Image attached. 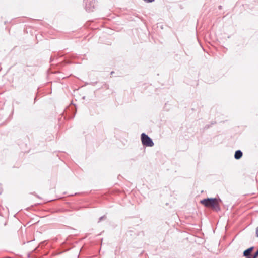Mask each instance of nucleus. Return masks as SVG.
<instances>
[{
	"label": "nucleus",
	"mask_w": 258,
	"mask_h": 258,
	"mask_svg": "<svg viewBox=\"0 0 258 258\" xmlns=\"http://www.w3.org/2000/svg\"><path fill=\"white\" fill-rule=\"evenodd\" d=\"M220 200L216 198H208L201 201V203L205 206L211 208L213 210L218 211L220 210Z\"/></svg>",
	"instance_id": "nucleus-1"
},
{
	"label": "nucleus",
	"mask_w": 258,
	"mask_h": 258,
	"mask_svg": "<svg viewBox=\"0 0 258 258\" xmlns=\"http://www.w3.org/2000/svg\"><path fill=\"white\" fill-rule=\"evenodd\" d=\"M141 140L143 145L147 147H152L154 146V143L152 139L145 133L141 135Z\"/></svg>",
	"instance_id": "nucleus-2"
},
{
	"label": "nucleus",
	"mask_w": 258,
	"mask_h": 258,
	"mask_svg": "<svg viewBox=\"0 0 258 258\" xmlns=\"http://www.w3.org/2000/svg\"><path fill=\"white\" fill-rule=\"evenodd\" d=\"M85 3L86 4V8L88 11H91L92 8H93L94 2L93 0H85Z\"/></svg>",
	"instance_id": "nucleus-3"
},
{
	"label": "nucleus",
	"mask_w": 258,
	"mask_h": 258,
	"mask_svg": "<svg viewBox=\"0 0 258 258\" xmlns=\"http://www.w3.org/2000/svg\"><path fill=\"white\" fill-rule=\"evenodd\" d=\"M253 249V247H251L245 250L243 252V255L246 257L250 255V253L252 252Z\"/></svg>",
	"instance_id": "nucleus-4"
},
{
	"label": "nucleus",
	"mask_w": 258,
	"mask_h": 258,
	"mask_svg": "<svg viewBox=\"0 0 258 258\" xmlns=\"http://www.w3.org/2000/svg\"><path fill=\"white\" fill-rule=\"evenodd\" d=\"M242 156V152L240 150H237L235 152L234 157L236 159H240Z\"/></svg>",
	"instance_id": "nucleus-5"
},
{
	"label": "nucleus",
	"mask_w": 258,
	"mask_h": 258,
	"mask_svg": "<svg viewBox=\"0 0 258 258\" xmlns=\"http://www.w3.org/2000/svg\"><path fill=\"white\" fill-rule=\"evenodd\" d=\"M258 256V249L257 251L255 253L252 258H257Z\"/></svg>",
	"instance_id": "nucleus-6"
},
{
	"label": "nucleus",
	"mask_w": 258,
	"mask_h": 258,
	"mask_svg": "<svg viewBox=\"0 0 258 258\" xmlns=\"http://www.w3.org/2000/svg\"><path fill=\"white\" fill-rule=\"evenodd\" d=\"M255 233H256V236L257 237H258V227L256 228V231H255Z\"/></svg>",
	"instance_id": "nucleus-7"
},
{
	"label": "nucleus",
	"mask_w": 258,
	"mask_h": 258,
	"mask_svg": "<svg viewBox=\"0 0 258 258\" xmlns=\"http://www.w3.org/2000/svg\"><path fill=\"white\" fill-rule=\"evenodd\" d=\"M144 1H145V2H152L154 0H144Z\"/></svg>",
	"instance_id": "nucleus-8"
},
{
	"label": "nucleus",
	"mask_w": 258,
	"mask_h": 258,
	"mask_svg": "<svg viewBox=\"0 0 258 258\" xmlns=\"http://www.w3.org/2000/svg\"><path fill=\"white\" fill-rule=\"evenodd\" d=\"M103 218V217H101L100 218V220H101V219H102Z\"/></svg>",
	"instance_id": "nucleus-9"
},
{
	"label": "nucleus",
	"mask_w": 258,
	"mask_h": 258,
	"mask_svg": "<svg viewBox=\"0 0 258 258\" xmlns=\"http://www.w3.org/2000/svg\"><path fill=\"white\" fill-rule=\"evenodd\" d=\"M246 258H249V257H246Z\"/></svg>",
	"instance_id": "nucleus-10"
}]
</instances>
